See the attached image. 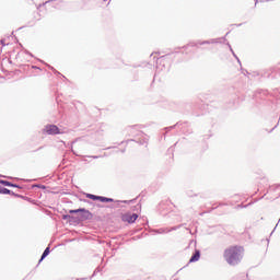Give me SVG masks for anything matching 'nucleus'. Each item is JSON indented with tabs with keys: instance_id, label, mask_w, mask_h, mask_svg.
Wrapping results in <instances>:
<instances>
[{
	"instance_id": "39448f33",
	"label": "nucleus",
	"mask_w": 280,
	"mask_h": 280,
	"mask_svg": "<svg viewBox=\"0 0 280 280\" xmlns=\"http://www.w3.org/2000/svg\"><path fill=\"white\" fill-rule=\"evenodd\" d=\"M0 185H4V187H16L18 189H21V186L3 179H0Z\"/></svg>"
},
{
	"instance_id": "4468645a",
	"label": "nucleus",
	"mask_w": 280,
	"mask_h": 280,
	"mask_svg": "<svg viewBox=\"0 0 280 280\" xmlns=\"http://www.w3.org/2000/svg\"><path fill=\"white\" fill-rule=\"evenodd\" d=\"M122 202H125L126 205H128V203H130V202H135V200H129V201H122Z\"/></svg>"
},
{
	"instance_id": "6e6552de",
	"label": "nucleus",
	"mask_w": 280,
	"mask_h": 280,
	"mask_svg": "<svg viewBox=\"0 0 280 280\" xmlns=\"http://www.w3.org/2000/svg\"><path fill=\"white\" fill-rule=\"evenodd\" d=\"M62 220H69V222H75V217L71 214H63Z\"/></svg>"
},
{
	"instance_id": "f3484780",
	"label": "nucleus",
	"mask_w": 280,
	"mask_h": 280,
	"mask_svg": "<svg viewBox=\"0 0 280 280\" xmlns=\"http://www.w3.org/2000/svg\"><path fill=\"white\" fill-rule=\"evenodd\" d=\"M232 54H235L233 49H231Z\"/></svg>"
},
{
	"instance_id": "1a4fd4ad",
	"label": "nucleus",
	"mask_w": 280,
	"mask_h": 280,
	"mask_svg": "<svg viewBox=\"0 0 280 280\" xmlns=\"http://www.w3.org/2000/svg\"><path fill=\"white\" fill-rule=\"evenodd\" d=\"M114 199L113 198H108V197H102L100 198V202H113Z\"/></svg>"
},
{
	"instance_id": "9b49d317",
	"label": "nucleus",
	"mask_w": 280,
	"mask_h": 280,
	"mask_svg": "<svg viewBox=\"0 0 280 280\" xmlns=\"http://www.w3.org/2000/svg\"><path fill=\"white\" fill-rule=\"evenodd\" d=\"M211 43H218V39L205 40L199 43V45H211Z\"/></svg>"
},
{
	"instance_id": "2eb2a0df",
	"label": "nucleus",
	"mask_w": 280,
	"mask_h": 280,
	"mask_svg": "<svg viewBox=\"0 0 280 280\" xmlns=\"http://www.w3.org/2000/svg\"><path fill=\"white\" fill-rule=\"evenodd\" d=\"M233 56L236 58L237 62H240V58H237V56L235 55V52H233Z\"/></svg>"
},
{
	"instance_id": "7ed1b4c3",
	"label": "nucleus",
	"mask_w": 280,
	"mask_h": 280,
	"mask_svg": "<svg viewBox=\"0 0 280 280\" xmlns=\"http://www.w3.org/2000/svg\"><path fill=\"white\" fill-rule=\"evenodd\" d=\"M45 130H46L47 135H62V132L56 125H47L45 127Z\"/></svg>"
},
{
	"instance_id": "423d86ee",
	"label": "nucleus",
	"mask_w": 280,
	"mask_h": 280,
	"mask_svg": "<svg viewBox=\"0 0 280 280\" xmlns=\"http://www.w3.org/2000/svg\"><path fill=\"white\" fill-rule=\"evenodd\" d=\"M200 259V250L196 249L195 254L190 257L189 262L194 264Z\"/></svg>"
},
{
	"instance_id": "ddd939ff",
	"label": "nucleus",
	"mask_w": 280,
	"mask_h": 280,
	"mask_svg": "<svg viewBox=\"0 0 280 280\" xmlns=\"http://www.w3.org/2000/svg\"><path fill=\"white\" fill-rule=\"evenodd\" d=\"M80 209H77V210H69V213H80Z\"/></svg>"
},
{
	"instance_id": "20e7f679",
	"label": "nucleus",
	"mask_w": 280,
	"mask_h": 280,
	"mask_svg": "<svg viewBox=\"0 0 280 280\" xmlns=\"http://www.w3.org/2000/svg\"><path fill=\"white\" fill-rule=\"evenodd\" d=\"M137 218H139V215H138L137 213H133V214H126V215L124 217V220H125L126 222H129V224H132V223L137 222Z\"/></svg>"
},
{
	"instance_id": "f257e3e1",
	"label": "nucleus",
	"mask_w": 280,
	"mask_h": 280,
	"mask_svg": "<svg viewBox=\"0 0 280 280\" xmlns=\"http://www.w3.org/2000/svg\"><path fill=\"white\" fill-rule=\"evenodd\" d=\"M223 257L230 266H237L244 257V248L242 246H232L224 250Z\"/></svg>"
},
{
	"instance_id": "f03ea898",
	"label": "nucleus",
	"mask_w": 280,
	"mask_h": 280,
	"mask_svg": "<svg viewBox=\"0 0 280 280\" xmlns=\"http://www.w3.org/2000/svg\"><path fill=\"white\" fill-rule=\"evenodd\" d=\"M79 213L80 214L75 217V222H84V220H91V218H93V214L84 208H80Z\"/></svg>"
},
{
	"instance_id": "f8f14e48",
	"label": "nucleus",
	"mask_w": 280,
	"mask_h": 280,
	"mask_svg": "<svg viewBox=\"0 0 280 280\" xmlns=\"http://www.w3.org/2000/svg\"><path fill=\"white\" fill-rule=\"evenodd\" d=\"M102 196H95V195H91V194H88V198H90V200H100Z\"/></svg>"
},
{
	"instance_id": "0eeeda50",
	"label": "nucleus",
	"mask_w": 280,
	"mask_h": 280,
	"mask_svg": "<svg viewBox=\"0 0 280 280\" xmlns=\"http://www.w3.org/2000/svg\"><path fill=\"white\" fill-rule=\"evenodd\" d=\"M0 194H3V195H11V196H16L19 197V195L14 194L12 190L8 189V188H3L0 186Z\"/></svg>"
},
{
	"instance_id": "9d476101",
	"label": "nucleus",
	"mask_w": 280,
	"mask_h": 280,
	"mask_svg": "<svg viewBox=\"0 0 280 280\" xmlns=\"http://www.w3.org/2000/svg\"><path fill=\"white\" fill-rule=\"evenodd\" d=\"M48 255H49V247H47V248L44 250V253H43V255H42L39 261H43V259H45V257H47Z\"/></svg>"
},
{
	"instance_id": "dca6fc26",
	"label": "nucleus",
	"mask_w": 280,
	"mask_h": 280,
	"mask_svg": "<svg viewBox=\"0 0 280 280\" xmlns=\"http://www.w3.org/2000/svg\"><path fill=\"white\" fill-rule=\"evenodd\" d=\"M92 159H100V156H92Z\"/></svg>"
}]
</instances>
